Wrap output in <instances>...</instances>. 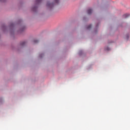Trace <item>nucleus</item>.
I'll return each instance as SVG.
<instances>
[{"label":"nucleus","instance_id":"1","mask_svg":"<svg viewBox=\"0 0 130 130\" xmlns=\"http://www.w3.org/2000/svg\"><path fill=\"white\" fill-rule=\"evenodd\" d=\"M58 4H59V0H54V3H50L49 2H48L46 6L49 9H52L54 5H58Z\"/></svg>","mask_w":130,"mask_h":130},{"label":"nucleus","instance_id":"2","mask_svg":"<svg viewBox=\"0 0 130 130\" xmlns=\"http://www.w3.org/2000/svg\"><path fill=\"white\" fill-rule=\"evenodd\" d=\"M41 2H42V0H36V6L33 7L32 8V11H33V12L37 11V6H38V5H39Z\"/></svg>","mask_w":130,"mask_h":130},{"label":"nucleus","instance_id":"3","mask_svg":"<svg viewBox=\"0 0 130 130\" xmlns=\"http://www.w3.org/2000/svg\"><path fill=\"white\" fill-rule=\"evenodd\" d=\"M15 25H16V23H11L10 24L9 28L10 29V34L11 35L13 34V30L15 28Z\"/></svg>","mask_w":130,"mask_h":130},{"label":"nucleus","instance_id":"4","mask_svg":"<svg viewBox=\"0 0 130 130\" xmlns=\"http://www.w3.org/2000/svg\"><path fill=\"white\" fill-rule=\"evenodd\" d=\"M27 44V42L26 41L21 42L20 44V47H24Z\"/></svg>","mask_w":130,"mask_h":130},{"label":"nucleus","instance_id":"5","mask_svg":"<svg viewBox=\"0 0 130 130\" xmlns=\"http://www.w3.org/2000/svg\"><path fill=\"white\" fill-rule=\"evenodd\" d=\"M25 29H26V26L25 25H21V28L19 31L20 32H23Z\"/></svg>","mask_w":130,"mask_h":130},{"label":"nucleus","instance_id":"6","mask_svg":"<svg viewBox=\"0 0 130 130\" xmlns=\"http://www.w3.org/2000/svg\"><path fill=\"white\" fill-rule=\"evenodd\" d=\"M87 13L88 15H91L92 13H93V9H89L87 11Z\"/></svg>","mask_w":130,"mask_h":130},{"label":"nucleus","instance_id":"7","mask_svg":"<svg viewBox=\"0 0 130 130\" xmlns=\"http://www.w3.org/2000/svg\"><path fill=\"white\" fill-rule=\"evenodd\" d=\"M22 23H23V21L21 19L19 20L16 23L17 25H22Z\"/></svg>","mask_w":130,"mask_h":130},{"label":"nucleus","instance_id":"8","mask_svg":"<svg viewBox=\"0 0 130 130\" xmlns=\"http://www.w3.org/2000/svg\"><path fill=\"white\" fill-rule=\"evenodd\" d=\"M91 28H92V25L91 24H89V25H88L86 27V30H90V29H91Z\"/></svg>","mask_w":130,"mask_h":130},{"label":"nucleus","instance_id":"9","mask_svg":"<svg viewBox=\"0 0 130 130\" xmlns=\"http://www.w3.org/2000/svg\"><path fill=\"white\" fill-rule=\"evenodd\" d=\"M129 17V14H125L123 15V18H128Z\"/></svg>","mask_w":130,"mask_h":130},{"label":"nucleus","instance_id":"10","mask_svg":"<svg viewBox=\"0 0 130 130\" xmlns=\"http://www.w3.org/2000/svg\"><path fill=\"white\" fill-rule=\"evenodd\" d=\"M33 42L34 44H37V43H38V42H39V40L36 39L33 41Z\"/></svg>","mask_w":130,"mask_h":130},{"label":"nucleus","instance_id":"11","mask_svg":"<svg viewBox=\"0 0 130 130\" xmlns=\"http://www.w3.org/2000/svg\"><path fill=\"white\" fill-rule=\"evenodd\" d=\"M105 50L106 51H109L111 50V49H110V48H109V47H106L105 48Z\"/></svg>","mask_w":130,"mask_h":130},{"label":"nucleus","instance_id":"12","mask_svg":"<svg viewBox=\"0 0 130 130\" xmlns=\"http://www.w3.org/2000/svg\"><path fill=\"white\" fill-rule=\"evenodd\" d=\"M97 28H98V25H96L95 30L94 31V33H97Z\"/></svg>","mask_w":130,"mask_h":130},{"label":"nucleus","instance_id":"13","mask_svg":"<svg viewBox=\"0 0 130 130\" xmlns=\"http://www.w3.org/2000/svg\"><path fill=\"white\" fill-rule=\"evenodd\" d=\"M43 56H44V54H40L39 55L40 58H42V57H43Z\"/></svg>","mask_w":130,"mask_h":130},{"label":"nucleus","instance_id":"14","mask_svg":"<svg viewBox=\"0 0 130 130\" xmlns=\"http://www.w3.org/2000/svg\"><path fill=\"white\" fill-rule=\"evenodd\" d=\"M82 54H83V51L80 50L79 52V53H78V54H79V55H82Z\"/></svg>","mask_w":130,"mask_h":130},{"label":"nucleus","instance_id":"15","mask_svg":"<svg viewBox=\"0 0 130 130\" xmlns=\"http://www.w3.org/2000/svg\"><path fill=\"white\" fill-rule=\"evenodd\" d=\"M2 29H7V26L5 25H3L2 26Z\"/></svg>","mask_w":130,"mask_h":130},{"label":"nucleus","instance_id":"16","mask_svg":"<svg viewBox=\"0 0 130 130\" xmlns=\"http://www.w3.org/2000/svg\"><path fill=\"white\" fill-rule=\"evenodd\" d=\"M128 37H129V36H128V35H127L126 36V39H128Z\"/></svg>","mask_w":130,"mask_h":130},{"label":"nucleus","instance_id":"17","mask_svg":"<svg viewBox=\"0 0 130 130\" xmlns=\"http://www.w3.org/2000/svg\"><path fill=\"white\" fill-rule=\"evenodd\" d=\"M84 21H86V18L85 17L83 18Z\"/></svg>","mask_w":130,"mask_h":130},{"label":"nucleus","instance_id":"18","mask_svg":"<svg viewBox=\"0 0 130 130\" xmlns=\"http://www.w3.org/2000/svg\"><path fill=\"white\" fill-rule=\"evenodd\" d=\"M0 2H5V0H0Z\"/></svg>","mask_w":130,"mask_h":130}]
</instances>
